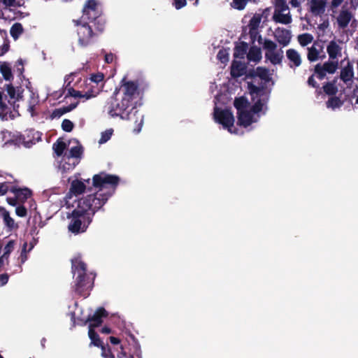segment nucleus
I'll list each match as a JSON object with an SVG mask.
<instances>
[{
	"mask_svg": "<svg viewBox=\"0 0 358 358\" xmlns=\"http://www.w3.org/2000/svg\"><path fill=\"white\" fill-rule=\"evenodd\" d=\"M119 182V177L115 175L105 172L95 174L92 178V185L99 190L78 201L77 207L67 215V218L71 220L68 226L69 231L74 234L85 232L95 213L101 209L113 195Z\"/></svg>",
	"mask_w": 358,
	"mask_h": 358,
	"instance_id": "f257e3e1",
	"label": "nucleus"
},
{
	"mask_svg": "<svg viewBox=\"0 0 358 358\" xmlns=\"http://www.w3.org/2000/svg\"><path fill=\"white\" fill-rule=\"evenodd\" d=\"M121 87L116 88L113 95L108 99L106 108L108 113L113 117H120L122 120H130L138 112L136 105L139 99L138 83L135 81H127L123 78Z\"/></svg>",
	"mask_w": 358,
	"mask_h": 358,
	"instance_id": "f03ea898",
	"label": "nucleus"
},
{
	"mask_svg": "<svg viewBox=\"0 0 358 358\" xmlns=\"http://www.w3.org/2000/svg\"><path fill=\"white\" fill-rule=\"evenodd\" d=\"M76 26L78 36V43L80 47L86 48L94 43L96 38L101 34L106 27V22L99 21L97 22H87L85 20H73Z\"/></svg>",
	"mask_w": 358,
	"mask_h": 358,
	"instance_id": "7ed1b4c3",
	"label": "nucleus"
},
{
	"mask_svg": "<svg viewBox=\"0 0 358 358\" xmlns=\"http://www.w3.org/2000/svg\"><path fill=\"white\" fill-rule=\"evenodd\" d=\"M71 270L73 275L76 273H78L75 280V292L80 296L87 297L92 288L93 282L87 275L86 264L80 257L74 258L71 260Z\"/></svg>",
	"mask_w": 358,
	"mask_h": 358,
	"instance_id": "20e7f679",
	"label": "nucleus"
},
{
	"mask_svg": "<svg viewBox=\"0 0 358 358\" xmlns=\"http://www.w3.org/2000/svg\"><path fill=\"white\" fill-rule=\"evenodd\" d=\"M102 11L96 0H87L83 8V20H87L90 22H97V20L106 22L101 16Z\"/></svg>",
	"mask_w": 358,
	"mask_h": 358,
	"instance_id": "39448f33",
	"label": "nucleus"
},
{
	"mask_svg": "<svg viewBox=\"0 0 358 358\" xmlns=\"http://www.w3.org/2000/svg\"><path fill=\"white\" fill-rule=\"evenodd\" d=\"M263 48L266 50L265 58L273 65L281 64L284 58V52L282 48L276 50L277 44L270 39H264Z\"/></svg>",
	"mask_w": 358,
	"mask_h": 358,
	"instance_id": "423d86ee",
	"label": "nucleus"
},
{
	"mask_svg": "<svg viewBox=\"0 0 358 358\" xmlns=\"http://www.w3.org/2000/svg\"><path fill=\"white\" fill-rule=\"evenodd\" d=\"M215 121L222 124L224 129L232 133L231 128L234 124V116L230 109H219L215 108L214 111Z\"/></svg>",
	"mask_w": 358,
	"mask_h": 358,
	"instance_id": "0eeeda50",
	"label": "nucleus"
},
{
	"mask_svg": "<svg viewBox=\"0 0 358 358\" xmlns=\"http://www.w3.org/2000/svg\"><path fill=\"white\" fill-rule=\"evenodd\" d=\"M338 67V61H327L325 62L323 64H316L314 68V73L317 78L322 80L326 77L327 73L333 74L336 71Z\"/></svg>",
	"mask_w": 358,
	"mask_h": 358,
	"instance_id": "6e6552de",
	"label": "nucleus"
},
{
	"mask_svg": "<svg viewBox=\"0 0 358 358\" xmlns=\"http://www.w3.org/2000/svg\"><path fill=\"white\" fill-rule=\"evenodd\" d=\"M108 312L103 307L98 308L92 315H88L87 319L83 322V325L89 323V328H96L101 325L103 318L107 317Z\"/></svg>",
	"mask_w": 358,
	"mask_h": 358,
	"instance_id": "1a4fd4ad",
	"label": "nucleus"
},
{
	"mask_svg": "<svg viewBox=\"0 0 358 358\" xmlns=\"http://www.w3.org/2000/svg\"><path fill=\"white\" fill-rule=\"evenodd\" d=\"M353 17L352 13L347 8V2L342 6L336 18L338 26L340 29H345Z\"/></svg>",
	"mask_w": 358,
	"mask_h": 358,
	"instance_id": "9d476101",
	"label": "nucleus"
},
{
	"mask_svg": "<svg viewBox=\"0 0 358 358\" xmlns=\"http://www.w3.org/2000/svg\"><path fill=\"white\" fill-rule=\"evenodd\" d=\"M6 96H3L2 92H0V119L3 121H6L8 119L13 120L15 118L11 107L6 102Z\"/></svg>",
	"mask_w": 358,
	"mask_h": 358,
	"instance_id": "9b49d317",
	"label": "nucleus"
},
{
	"mask_svg": "<svg viewBox=\"0 0 358 358\" xmlns=\"http://www.w3.org/2000/svg\"><path fill=\"white\" fill-rule=\"evenodd\" d=\"M275 40L282 46H287L291 41V31L285 28H277L274 33Z\"/></svg>",
	"mask_w": 358,
	"mask_h": 358,
	"instance_id": "f8f14e48",
	"label": "nucleus"
},
{
	"mask_svg": "<svg viewBox=\"0 0 358 358\" xmlns=\"http://www.w3.org/2000/svg\"><path fill=\"white\" fill-rule=\"evenodd\" d=\"M10 192L13 193L19 201V203H24L32 195L31 191L27 187H18L13 185Z\"/></svg>",
	"mask_w": 358,
	"mask_h": 358,
	"instance_id": "ddd939ff",
	"label": "nucleus"
},
{
	"mask_svg": "<svg viewBox=\"0 0 358 358\" xmlns=\"http://www.w3.org/2000/svg\"><path fill=\"white\" fill-rule=\"evenodd\" d=\"M237 113V123L238 125L246 128L253 122V115L251 111L243 110Z\"/></svg>",
	"mask_w": 358,
	"mask_h": 358,
	"instance_id": "4468645a",
	"label": "nucleus"
},
{
	"mask_svg": "<svg viewBox=\"0 0 358 358\" xmlns=\"http://www.w3.org/2000/svg\"><path fill=\"white\" fill-rule=\"evenodd\" d=\"M354 78V69L351 62L348 61L347 65L341 70L340 78L345 84L352 81Z\"/></svg>",
	"mask_w": 358,
	"mask_h": 358,
	"instance_id": "2eb2a0df",
	"label": "nucleus"
},
{
	"mask_svg": "<svg viewBox=\"0 0 358 358\" xmlns=\"http://www.w3.org/2000/svg\"><path fill=\"white\" fill-rule=\"evenodd\" d=\"M246 67L241 62L234 60L231 66V76L236 78L245 73Z\"/></svg>",
	"mask_w": 358,
	"mask_h": 358,
	"instance_id": "dca6fc26",
	"label": "nucleus"
},
{
	"mask_svg": "<svg viewBox=\"0 0 358 358\" xmlns=\"http://www.w3.org/2000/svg\"><path fill=\"white\" fill-rule=\"evenodd\" d=\"M325 0H311L310 1V12L315 16L324 13L325 10Z\"/></svg>",
	"mask_w": 358,
	"mask_h": 358,
	"instance_id": "f3484780",
	"label": "nucleus"
},
{
	"mask_svg": "<svg viewBox=\"0 0 358 358\" xmlns=\"http://www.w3.org/2000/svg\"><path fill=\"white\" fill-rule=\"evenodd\" d=\"M341 47L338 45L336 41H331L327 47V51L329 55V59L334 60L338 56L341 55Z\"/></svg>",
	"mask_w": 358,
	"mask_h": 358,
	"instance_id": "a211bd4d",
	"label": "nucleus"
},
{
	"mask_svg": "<svg viewBox=\"0 0 358 358\" xmlns=\"http://www.w3.org/2000/svg\"><path fill=\"white\" fill-rule=\"evenodd\" d=\"M86 185L85 183L79 180H74L71 183L69 192L75 195H80L85 192Z\"/></svg>",
	"mask_w": 358,
	"mask_h": 358,
	"instance_id": "6ab92c4d",
	"label": "nucleus"
},
{
	"mask_svg": "<svg viewBox=\"0 0 358 358\" xmlns=\"http://www.w3.org/2000/svg\"><path fill=\"white\" fill-rule=\"evenodd\" d=\"M83 153V148L82 145H77L72 147L68 153H65V159H68L69 161H71L72 158L78 159L80 158Z\"/></svg>",
	"mask_w": 358,
	"mask_h": 358,
	"instance_id": "aec40b11",
	"label": "nucleus"
},
{
	"mask_svg": "<svg viewBox=\"0 0 358 358\" xmlns=\"http://www.w3.org/2000/svg\"><path fill=\"white\" fill-rule=\"evenodd\" d=\"M248 49V45L246 42H240L234 48V57L235 58L243 59L247 53Z\"/></svg>",
	"mask_w": 358,
	"mask_h": 358,
	"instance_id": "412c9836",
	"label": "nucleus"
},
{
	"mask_svg": "<svg viewBox=\"0 0 358 358\" xmlns=\"http://www.w3.org/2000/svg\"><path fill=\"white\" fill-rule=\"evenodd\" d=\"M0 73L5 80L11 81L13 80L11 66L9 63L3 62L1 64Z\"/></svg>",
	"mask_w": 358,
	"mask_h": 358,
	"instance_id": "4be33fe9",
	"label": "nucleus"
},
{
	"mask_svg": "<svg viewBox=\"0 0 358 358\" xmlns=\"http://www.w3.org/2000/svg\"><path fill=\"white\" fill-rule=\"evenodd\" d=\"M262 57L261 49L257 46H252L247 54L248 59L256 63L259 62Z\"/></svg>",
	"mask_w": 358,
	"mask_h": 358,
	"instance_id": "5701e85b",
	"label": "nucleus"
},
{
	"mask_svg": "<svg viewBox=\"0 0 358 358\" xmlns=\"http://www.w3.org/2000/svg\"><path fill=\"white\" fill-rule=\"evenodd\" d=\"M95 328H89L88 330V336L91 340L90 343V346L94 345L98 348L102 347L104 343L101 340L99 334L95 331Z\"/></svg>",
	"mask_w": 358,
	"mask_h": 358,
	"instance_id": "b1692460",
	"label": "nucleus"
},
{
	"mask_svg": "<svg viewBox=\"0 0 358 358\" xmlns=\"http://www.w3.org/2000/svg\"><path fill=\"white\" fill-rule=\"evenodd\" d=\"M287 59L293 62L294 66L297 67L301 64V59L299 52L294 49H289L286 52Z\"/></svg>",
	"mask_w": 358,
	"mask_h": 358,
	"instance_id": "393cba45",
	"label": "nucleus"
},
{
	"mask_svg": "<svg viewBox=\"0 0 358 358\" xmlns=\"http://www.w3.org/2000/svg\"><path fill=\"white\" fill-rule=\"evenodd\" d=\"M0 211L2 212V218L3 220L5 225L12 230L14 228H17V225L15 224L14 220L10 216V213L6 208H1Z\"/></svg>",
	"mask_w": 358,
	"mask_h": 358,
	"instance_id": "a878e982",
	"label": "nucleus"
},
{
	"mask_svg": "<svg viewBox=\"0 0 358 358\" xmlns=\"http://www.w3.org/2000/svg\"><path fill=\"white\" fill-rule=\"evenodd\" d=\"M260 0H232L231 6L238 10H243L248 3H257Z\"/></svg>",
	"mask_w": 358,
	"mask_h": 358,
	"instance_id": "bb28decb",
	"label": "nucleus"
},
{
	"mask_svg": "<svg viewBox=\"0 0 358 358\" xmlns=\"http://www.w3.org/2000/svg\"><path fill=\"white\" fill-rule=\"evenodd\" d=\"M273 18L275 22L283 24H288L292 22V17L289 13L283 14L282 13L275 12Z\"/></svg>",
	"mask_w": 358,
	"mask_h": 358,
	"instance_id": "cd10ccee",
	"label": "nucleus"
},
{
	"mask_svg": "<svg viewBox=\"0 0 358 358\" xmlns=\"http://www.w3.org/2000/svg\"><path fill=\"white\" fill-rule=\"evenodd\" d=\"M24 32V29L21 23H14L10 29V34L14 40H17Z\"/></svg>",
	"mask_w": 358,
	"mask_h": 358,
	"instance_id": "c85d7f7f",
	"label": "nucleus"
},
{
	"mask_svg": "<svg viewBox=\"0 0 358 358\" xmlns=\"http://www.w3.org/2000/svg\"><path fill=\"white\" fill-rule=\"evenodd\" d=\"M66 148V144L61 138L57 139L52 145V149L57 157L62 156Z\"/></svg>",
	"mask_w": 358,
	"mask_h": 358,
	"instance_id": "c756f323",
	"label": "nucleus"
},
{
	"mask_svg": "<svg viewBox=\"0 0 358 358\" xmlns=\"http://www.w3.org/2000/svg\"><path fill=\"white\" fill-rule=\"evenodd\" d=\"M266 87L264 85L261 86H257L252 83H248V90L252 96L256 94L257 96H261L264 92Z\"/></svg>",
	"mask_w": 358,
	"mask_h": 358,
	"instance_id": "7c9ffc66",
	"label": "nucleus"
},
{
	"mask_svg": "<svg viewBox=\"0 0 358 358\" xmlns=\"http://www.w3.org/2000/svg\"><path fill=\"white\" fill-rule=\"evenodd\" d=\"M256 73L257 74V77L261 78L262 80L268 82L271 80L269 71L266 67L258 66L256 69Z\"/></svg>",
	"mask_w": 358,
	"mask_h": 358,
	"instance_id": "2f4dec72",
	"label": "nucleus"
},
{
	"mask_svg": "<svg viewBox=\"0 0 358 358\" xmlns=\"http://www.w3.org/2000/svg\"><path fill=\"white\" fill-rule=\"evenodd\" d=\"M78 164V161L72 158L71 161H69L68 159H65V154L62 158V167L64 171H69L75 168V166Z\"/></svg>",
	"mask_w": 358,
	"mask_h": 358,
	"instance_id": "473e14b6",
	"label": "nucleus"
},
{
	"mask_svg": "<svg viewBox=\"0 0 358 358\" xmlns=\"http://www.w3.org/2000/svg\"><path fill=\"white\" fill-rule=\"evenodd\" d=\"M322 88H323L324 93L329 96H334L338 92L337 87L333 83H331V82L326 83L323 85Z\"/></svg>",
	"mask_w": 358,
	"mask_h": 358,
	"instance_id": "72a5a7b5",
	"label": "nucleus"
},
{
	"mask_svg": "<svg viewBox=\"0 0 358 358\" xmlns=\"http://www.w3.org/2000/svg\"><path fill=\"white\" fill-rule=\"evenodd\" d=\"M343 102L341 100L340 98L337 96H332L327 101V107L331 108L332 109H335L336 108H340L343 105Z\"/></svg>",
	"mask_w": 358,
	"mask_h": 358,
	"instance_id": "f704fd0d",
	"label": "nucleus"
},
{
	"mask_svg": "<svg viewBox=\"0 0 358 358\" xmlns=\"http://www.w3.org/2000/svg\"><path fill=\"white\" fill-rule=\"evenodd\" d=\"M313 40V37L310 34H303L298 36V41L301 46H306L310 43Z\"/></svg>",
	"mask_w": 358,
	"mask_h": 358,
	"instance_id": "c9c22d12",
	"label": "nucleus"
},
{
	"mask_svg": "<svg viewBox=\"0 0 358 358\" xmlns=\"http://www.w3.org/2000/svg\"><path fill=\"white\" fill-rule=\"evenodd\" d=\"M274 6L275 8V12L276 13H282L289 9L286 0H275Z\"/></svg>",
	"mask_w": 358,
	"mask_h": 358,
	"instance_id": "e433bc0d",
	"label": "nucleus"
},
{
	"mask_svg": "<svg viewBox=\"0 0 358 358\" xmlns=\"http://www.w3.org/2000/svg\"><path fill=\"white\" fill-rule=\"evenodd\" d=\"M248 105V101L244 97L236 98L234 101V106L237 109L238 112L245 110Z\"/></svg>",
	"mask_w": 358,
	"mask_h": 358,
	"instance_id": "4c0bfd02",
	"label": "nucleus"
},
{
	"mask_svg": "<svg viewBox=\"0 0 358 358\" xmlns=\"http://www.w3.org/2000/svg\"><path fill=\"white\" fill-rule=\"evenodd\" d=\"M307 57L310 62H315L319 59V51L314 47L312 46L308 49Z\"/></svg>",
	"mask_w": 358,
	"mask_h": 358,
	"instance_id": "58836bf2",
	"label": "nucleus"
},
{
	"mask_svg": "<svg viewBox=\"0 0 358 358\" xmlns=\"http://www.w3.org/2000/svg\"><path fill=\"white\" fill-rule=\"evenodd\" d=\"M22 0H0V3L3 4L5 8H17L22 6Z\"/></svg>",
	"mask_w": 358,
	"mask_h": 358,
	"instance_id": "ea45409f",
	"label": "nucleus"
},
{
	"mask_svg": "<svg viewBox=\"0 0 358 358\" xmlns=\"http://www.w3.org/2000/svg\"><path fill=\"white\" fill-rule=\"evenodd\" d=\"M113 129H107L105 131L102 132L101 138L99 140V143L103 144V143H106L108 140L110 139V138L113 135Z\"/></svg>",
	"mask_w": 358,
	"mask_h": 358,
	"instance_id": "a19ab883",
	"label": "nucleus"
},
{
	"mask_svg": "<svg viewBox=\"0 0 358 358\" xmlns=\"http://www.w3.org/2000/svg\"><path fill=\"white\" fill-rule=\"evenodd\" d=\"M101 356L103 358H115L114 354L111 352V349L108 345H103L101 347Z\"/></svg>",
	"mask_w": 358,
	"mask_h": 358,
	"instance_id": "79ce46f5",
	"label": "nucleus"
},
{
	"mask_svg": "<svg viewBox=\"0 0 358 358\" xmlns=\"http://www.w3.org/2000/svg\"><path fill=\"white\" fill-rule=\"evenodd\" d=\"M78 104V101L74 103H71L69 106H64L62 108L57 110L56 112H57L59 115H62L64 113H69V112L73 110L74 108H76L77 107Z\"/></svg>",
	"mask_w": 358,
	"mask_h": 358,
	"instance_id": "37998d69",
	"label": "nucleus"
},
{
	"mask_svg": "<svg viewBox=\"0 0 358 358\" xmlns=\"http://www.w3.org/2000/svg\"><path fill=\"white\" fill-rule=\"evenodd\" d=\"M73 127V123L68 119H64L62 122V129L66 132H71Z\"/></svg>",
	"mask_w": 358,
	"mask_h": 358,
	"instance_id": "c03bdc74",
	"label": "nucleus"
},
{
	"mask_svg": "<svg viewBox=\"0 0 358 358\" xmlns=\"http://www.w3.org/2000/svg\"><path fill=\"white\" fill-rule=\"evenodd\" d=\"M264 102L259 99L252 106L251 112L253 113H258L262 111Z\"/></svg>",
	"mask_w": 358,
	"mask_h": 358,
	"instance_id": "a18cd8bd",
	"label": "nucleus"
},
{
	"mask_svg": "<svg viewBox=\"0 0 358 358\" xmlns=\"http://www.w3.org/2000/svg\"><path fill=\"white\" fill-rule=\"evenodd\" d=\"M10 182H3L0 183V196L5 195L8 191L10 192Z\"/></svg>",
	"mask_w": 358,
	"mask_h": 358,
	"instance_id": "49530a36",
	"label": "nucleus"
},
{
	"mask_svg": "<svg viewBox=\"0 0 358 358\" xmlns=\"http://www.w3.org/2000/svg\"><path fill=\"white\" fill-rule=\"evenodd\" d=\"M229 54L226 50L222 49L217 53V57L222 63H226L228 61Z\"/></svg>",
	"mask_w": 358,
	"mask_h": 358,
	"instance_id": "de8ad7c7",
	"label": "nucleus"
},
{
	"mask_svg": "<svg viewBox=\"0 0 358 358\" xmlns=\"http://www.w3.org/2000/svg\"><path fill=\"white\" fill-rule=\"evenodd\" d=\"M70 96L75 98H82L83 97V92L80 91L76 90L73 87H70L68 89V94L66 96Z\"/></svg>",
	"mask_w": 358,
	"mask_h": 358,
	"instance_id": "09e8293b",
	"label": "nucleus"
},
{
	"mask_svg": "<svg viewBox=\"0 0 358 358\" xmlns=\"http://www.w3.org/2000/svg\"><path fill=\"white\" fill-rule=\"evenodd\" d=\"M104 78V76L102 73H97L91 75L90 80L92 82L95 83L96 84L103 81Z\"/></svg>",
	"mask_w": 358,
	"mask_h": 358,
	"instance_id": "8fccbe9b",
	"label": "nucleus"
},
{
	"mask_svg": "<svg viewBox=\"0 0 358 358\" xmlns=\"http://www.w3.org/2000/svg\"><path fill=\"white\" fill-rule=\"evenodd\" d=\"M15 213L17 216L24 217L27 215V210L23 205H20L17 206Z\"/></svg>",
	"mask_w": 358,
	"mask_h": 358,
	"instance_id": "3c124183",
	"label": "nucleus"
},
{
	"mask_svg": "<svg viewBox=\"0 0 358 358\" xmlns=\"http://www.w3.org/2000/svg\"><path fill=\"white\" fill-rule=\"evenodd\" d=\"M24 71V63L22 59H19L16 62V72L18 73V76H22Z\"/></svg>",
	"mask_w": 358,
	"mask_h": 358,
	"instance_id": "603ef678",
	"label": "nucleus"
},
{
	"mask_svg": "<svg viewBox=\"0 0 358 358\" xmlns=\"http://www.w3.org/2000/svg\"><path fill=\"white\" fill-rule=\"evenodd\" d=\"M15 241L10 240L8 242V243L4 247V252H6V255H10L11 252L14 249Z\"/></svg>",
	"mask_w": 358,
	"mask_h": 358,
	"instance_id": "864d4df0",
	"label": "nucleus"
},
{
	"mask_svg": "<svg viewBox=\"0 0 358 358\" xmlns=\"http://www.w3.org/2000/svg\"><path fill=\"white\" fill-rule=\"evenodd\" d=\"M315 73L312 74L308 79L307 83L308 86L313 87V88H319L320 85L319 84L315 81Z\"/></svg>",
	"mask_w": 358,
	"mask_h": 358,
	"instance_id": "5fc2aeb1",
	"label": "nucleus"
},
{
	"mask_svg": "<svg viewBox=\"0 0 358 358\" xmlns=\"http://www.w3.org/2000/svg\"><path fill=\"white\" fill-rule=\"evenodd\" d=\"M6 90L11 99L15 96V89L12 84L6 85Z\"/></svg>",
	"mask_w": 358,
	"mask_h": 358,
	"instance_id": "6e6d98bb",
	"label": "nucleus"
},
{
	"mask_svg": "<svg viewBox=\"0 0 358 358\" xmlns=\"http://www.w3.org/2000/svg\"><path fill=\"white\" fill-rule=\"evenodd\" d=\"M260 20H261L260 17L254 16L250 20L249 24L251 27V28L255 29L259 26V24L260 23Z\"/></svg>",
	"mask_w": 358,
	"mask_h": 358,
	"instance_id": "4d7b16f0",
	"label": "nucleus"
},
{
	"mask_svg": "<svg viewBox=\"0 0 358 358\" xmlns=\"http://www.w3.org/2000/svg\"><path fill=\"white\" fill-rule=\"evenodd\" d=\"M344 1V0H331V9L337 8L339 7L342 3ZM354 0H350V3L352 6L353 5Z\"/></svg>",
	"mask_w": 358,
	"mask_h": 358,
	"instance_id": "13d9d810",
	"label": "nucleus"
},
{
	"mask_svg": "<svg viewBox=\"0 0 358 358\" xmlns=\"http://www.w3.org/2000/svg\"><path fill=\"white\" fill-rule=\"evenodd\" d=\"M20 141H22L24 145L27 148H29L30 146L35 143L34 140L25 141L24 135H21L20 136Z\"/></svg>",
	"mask_w": 358,
	"mask_h": 358,
	"instance_id": "bf43d9fd",
	"label": "nucleus"
},
{
	"mask_svg": "<svg viewBox=\"0 0 358 358\" xmlns=\"http://www.w3.org/2000/svg\"><path fill=\"white\" fill-rule=\"evenodd\" d=\"M173 1H174V6L176 9L182 8L187 3L186 0H173Z\"/></svg>",
	"mask_w": 358,
	"mask_h": 358,
	"instance_id": "052dcab7",
	"label": "nucleus"
},
{
	"mask_svg": "<svg viewBox=\"0 0 358 358\" xmlns=\"http://www.w3.org/2000/svg\"><path fill=\"white\" fill-rule=\"evenodd\" d=\"M115 57V55L114 54L111 52L106 53L104 57L105 62L107 64H111L113 62Z\"/></svg>",
	"mask_w": 358,
	"mask_h": 358,
	"instance_id": "680f3d73",
	"label": "nucleus"
},
{
	"mask_svg": "<svg viewBox=\"0 0 358 358\" xmlns=\"http://www.w3.org/2000/svg\"><path fill=\"white\" fill-rule=\"evenodd\" d=\"M120 348H121V351L120 352H118L117 355V358H124V357H125V358H134V355H132L127 356V354L124 351V349H123L122 345L120 346Z\"/></svg>",
	"mask_w": 358,
	"mask_h": 358,
	"instance_id": "e2e57ef3",
	"label": "nucleus"
},
{
	"mask_svg": "<svg viewBox=\"0 0 358 358\" xmlns=\"http://www.w3.org/2000/svg\"><path fill=\"white\" fill-rule=\"evenodd\" d=\"M96 93L93 90H88L85 94L83 93V97L85 98L86 99H90L91 98H93L96 96Z\"/></svg>",
	"mask_w": 358,
	"mask_h": 358,
	"instance_id": "0e129e2a",
	"label": "nucleus"
},
{
	"mask_svg": "<svg viewBox=\"0 0 358 358\" xmlns=\"http://www.w3.org/2000/svg\"><path fill=\"white\" fill-rule=\"evenodd\" d=\"M6 201L8 203L12 206H15L17 203L19 202L18 199H17V196H15V197H8L6 199Z\"/></svg>",
	"mask_w": 358,
	"mask_h": 358,
	"instance_id": "69168bd1",
	"label": "nucleus"
},
{
	"mask_svg": "<svg viewBox=\"0 0 358 358\" xmlns=\"http://www.w3.org/2000/svg\"><path fill=\"white\" fill-rule=\"evenodd\" d=\"M246 76L250 78H255L257 77V74L256 73V69H249L247 72L245 71Z\"/></svg>",
	"mask_w": 358,
	"mask_h": 358,
	"instance_id": "338daca9",
	"label": "nucleus"
},
{
	"mask_svg": "<svg viewBox=\"0 0 358 358\" xmlns=\"http://www.w3.org/2000/svg\"><path fill=\"white\" fill-rule=\"evenodd\" d=\"M8 281V275L7 273L0 275V282L1 285H6Z\"/></svg>",
	"mask_w": 358,
	"mask_h": 358,
	"instance_id": "774afa93",
	"label": "nucleus"
}]
</instances>
